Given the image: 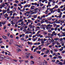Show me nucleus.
<instances>
[{"label":"nucleus","mask_w":65,"mask_h":65,"mask_svg":"<svg viewBox=\"0 0 65 65\" xmlns=\"http://www.w3.org/2000/svg\"><path fill=\"white\" fill-rule=\"evenodd\" d=\"M47 26L45 25L42 24L40 26L41 29H43V30H45V28Z\"/></svg>","instance_id":"f257e3e1"},{"label":"nucleus","mask_w":65,"mask_h":65,"mask_svg":"<svg viewBox=\"0 0 65 65\" xmlns=\"http://www.w3.org/2000/svg\"><path fill=\"white\" fill-rule=\"evenodd\" d=\"M31 55V54L30 53H28L26 54V56H25V58L28 59L29 58V57Z\"/></svg>","instance_id":"f03ea898"},{"label":"nucleus","mask_w":65,"mask_h":65,"mask_svg":"<svg viewBox=\"0 0 65 65\" xmlns=\"http://www.w3.org/2000/svg\"><path fill=\"white\" fill-rule=\"evenodd\" d=\"M55 8H58V6L57 5H55V7L51 9H52V10H53V9H55Z\"/></svg>","instance_id":"7ed1b4c3"},{"label":"nucleus","mask_w":65,"mask_h":65,"mask_svg":"<svg viewBox=\"0 0 65 65\" xmlns=\"http://www.w3.org/2000/svg\"><path fill=\"white\" fill-rule=\"evenodd\" d=\"M2 11L3 12V14H4L5 13H6V12H7V11L6 10H2Z\"/></svg>","instance_id":"20e7f679"},{"label":"nucleus","mask_w":65,"mask_h":65,"mask_svg":"<svg viewBox=\"0 0 65 65\" xmlns=\"http://www.w3.org/2000/svg\"><path fill=\"white\" fill-rule=\"evenodd\" d=\"M35 6H32L30 8V9H31V10H33L35 9V8L34 7H35Z\"/></svg>","instance_id":"39448f33"},{"label":"nucleus","mask_w":65,"mask_h":65,"mask_svg":"<svg viewBox=\"0 0 65 65\" xmlns=\"http://www.w3.org/2000/svg\"><path fill=\"white\" fill-rule=\"evenodd\" d=\"M47 26H48V27H49V26H50V27H49V29H50L51 28V27H53V25H51V24H49L47 25Z\"/></svg>","instance_id":"423d86ee"},{"label":"nucleus","mask_w":65,"mask_h":65,"mask_svg":"<svg viewBox=\"0 0 65 65\" xmlns=\"http://www.w3.org/2000/svg\"><path fill=\"white\" fill-rule=\"evenodd\" d=\"M8 16V15L7 14V13H6L5 14V15H4V17H5V18H7V17Z\"/></svg>","instance_id":"0eeeda50"},{"label":"nucleus","mask_w":65,"mask_h":65,"mask_svg":"<svg viewBox=\"0 0 65 65\" xmlns=\"http://www.w3.org/2000/svg\"><path fill=\"white\" fill-rule=\"evenodd\" d=\"M2 25H5L6 24V21H4L2 22Z\"/></svg>","instance_id":"6e6552de"},{"label":"nucleus","mask_w":65,"mask_h":65,"mask_svg":"<svg viewBox=\"0 0 65 65\" xmlns=\"http://www.w3.org/2000/svg\"><path fill=\"white\" fill-rule=\"evenodd\" d=\"M47 20L48 21H50L52 20V18H47Z\"/></svg>","instance_id":"1a4fd4ad"},{"label":"nucleus","mask_w":65,"mask_h":65,"mask_svg":"<svg viewBox=\"0 0 65 65\" xmlns=\"http://www.w3.org/2000/svg\"><path fill=\"white\" fill-rule=\"evenodd\" d=\"M24 60H19V62H20V63H22V62H23V61H24Z\"/></svg>","instance_id":"9d476101"},{"label":"nucleus","mask_w":65,"mask_h":65,"mask_svg":"<svg viewBox=\"0 0 65 65\" xmlns=\"http://www.w3.org/2000/svg\"><path fill=\"white\" fill-rule=\"evenodd\" d=\"M62 23V20H61L60 21H58L57 22V23H56V24H57V23H58V24H60V23Z\"/></svg>","instance_id":"9b49d317"},{"label":"nucleus","mask_w":65,"mask_h":65,"mask_svg":"<svg viewBox=\"0 0 65 65\" xmlns=\"http://www.w3.org/2000/svg\"><path fill=\"white\" fill-rule=\"evenodd\" d=\"M20 51H21V50H20V49H19L17 50V52L18 53H19V52H20Z\"/></svg>","instance_id":"f8f14e48"},{"label":"nucleus","mask_w":65,"mask_h":65,"mask_svg":"<svg viewBox=\"0 0 65 65\" xmlns=\"http://www.w3.org/2000/svg\"><path fill=\"white\" fill-rule=\"evenodd\" d=\"M60 64V65H63V63H62V62H60L58 63V64Z\"/></svg>","instance_id":"ddd939ff"},{"label":"nucleus","mask_w":65,"mask_h":65,"mask_svg":"<svg viewBox=\"0 0 65 65\" xmlns=\"http://www.w3.org/2000/svg\"><path fill=\"white\" fill-rule=\"evenodd\" d=\"M13 11H14V12L15 11H16V9H15V8H13Z\"/></svg>","instance_id":"4468645a"},{"label":"nucleus","mask_w":65,"mask_h":65,"mask_svg":"<svg viewBox=\"0 0 65 65\" xmlns=\"http://www.w3.org/2000/svg\"><path fill=\"white\" fill-rule=\"evenodd\" d=\"M38 9H37V8H36L34 10L35 11H37V12H38V11H37V10H38Z\"/></svg>","instance_id":"2eb2a0df"},{"label":"nucleus","mask_w":65,"mask_h":65,"mask_svg":"<svg viewBox=\"0 0 65 65\" xmlns=\"http://www.w3.org/2000/svg\"><path fill=\"white\" fill-rule=\"evenodd\" d=\"M30 62L31 64H34V61H31Z\"/></svg>","instance_id":"dca6fc26"},{"label":"nucleus","mask_w":65,"mask_h":65,"mask_svg":"<svg viewBox=\"0 0 65 65\" xmlns=\"http://www.w3.org/2000/svg\"><path fill=\"white\" fill-rule=\"evenodd\" d=\"M19 3V1L17 0H16L15 1V3H17V4H18V3Z\"/></svg>","instance_id":"f3484780"},{"label":"nucleus","mask_w":65,"mask_h":65,"mask_svg":"<svg viewBox=\"0 0 65 65\" xmlns=\"http://www.w3.org/2000/svg\"><path fill=\"white\" fill-rule=\"evenodd\" d=\"M58 39H58L57 38H56L54 39V40L57 41V40H58Z\"/></svg>","instance_id":"a211bd4d"},{"label":"nucleus","mask_w":65,"mask_h":65,"mask_svg":"<svg viewBox=\"0 0 65 65\" xmlns=\"http://www.w3.org/2000/svg\"><path fill=\"white\" fill-rule=\"evenodd\" d=\"M18 47H20V48H22V46L21 45H17Z\"/></svg>","instance_id":"6ab92c4d"},{"label":"nucleus","mask_w":65,"mask_h":65,"mask_svg":"<svg viewBox=\"0 0 65 65\" xmlns=\"http://www.w3.org/2000/svg\"><path fill=\"white\" fill-rule=\"evenodd\" d=\"M27 21H28V22L29 23H30V22H31V21H32L30 20H27Z\"/></svg>","instance_id":"aec40b11"},{"label":"nucleus","mask_w":65,"mask_h":65,"mask_svg":"<svg viewBox=\"0 0 65 65\" xmlns=\"http://www.w3.org/2000/svg\"><path fill=\"white\" fill-rule=\"evenodd\" d=\"M58 58H60V59H62V56L60 55L59 56H58Z\"/></svg>","instance_id":"412c9836"},{"label":"nucleus","mask_w":65,"mask_h":65,"mask_svg":"<svg viewBox=\"0 0 65 65\" xmlns=\"http://www.w3.org/2000/svg\"><path fill=\"white\" fill-rule=\"evenodd\" d=\"M35 12H37V11H35L34 12H32L31 13V14H33V13H35Z\"/></svg>","instance_id":"4be33fe9"},{"label":"nucleus","mask_w":65,"mask_h":65,"mask_svg":"<svg viewBox=\"0 0 65 65\" xmlns=\"http://www.w3.org/2000/svg\"><path fill=\"white\" fill-rule=\"evenodd\" d=\"M41 41V43H42V44H43V43H44V42L43 41Z\"/></svg>","instance_id":"5701e85b"},{"label":"nucleus","mask_w":65,"mask_h":65,"mask_svg":"<svg viewBox=\"0 0 65 65\" xmlns=\"http://www.w3.org/2000/svg\"><path fill=\"white\" fill-rule=\"evenodd\" d=\"M41 52V51H38L37 52V54H38H38H40V53Z\"/></svg>","instance_id":"b1692460"},{"label":"nucleus","mask_w":65,"mask_h":65,"mask_svg":"<svg viewBox=\"0 0 65 65\" xmlns=\"http://www.w3.org/2000/svg\"><path fill=\"white\" fill-rule=\"evenodd\" d=\"M5 6V4H4L2 5V6L3 7H4Z\"/></svg>","instance_id":"393cba45"},{"label":"nucleus","mask_w":65,"mask_h":65,"mask_svg":"<svg viewBox=\"0 0 65 65\" xmlns=\"http://www.w3.org/2000/svg\"><path fill=\"white\" fill-rule=\"evenodd\" d=\"M60 62V61L58 60H57V62H56V63H56V64H58V63H59Z\"/></svg>","instance_id":"a878e982"},{"label":"nucleus","mask_w":65,"mask_h":65,"mask_svg":"<svg viewBox=\"0 0 65 65\" xmlns=\"http://www.w3.org/2000/svg\"><path fill=\"white\" fill-rule=\"evenodd\" d=\"M26 13H27V14H29L30 13V11H29V12H28L27 11H26Z\"/></svg>","instance_id":"bb28decb"},{"label":"nucleus","mask_w":65,"mask_h":65,"mask_svg":"<svg viewBox=\"0 0 65 65\" xmlns=\"http://www.w3.org/2000/svg\"><path fill=\"white\" fill-rule=\"evenodd\" d=\"M65 52V50H64V51H62L61 52V53H62V54H64V53Z\"/></svg>","instance_id":"cd10ccee"},{"label":"nucleus","mask_w":65,"mask_h":65,"mask_svg":"<svg viewBox=\"0 0 65 65\" xmlns=\"http://www.w3.org/2000/svg\"><path fill=\"white\" fill-rule=\"evenodd\" d=\"M23 29H24L23 28V27H21V28H20V31H22V30H23Z\"/></svg>","instance_id":"c85d7f7f"},{"label":"nucleus","mask_w":65,"mask_h":65,"mask_svg":"<svg viewBox=\"0 0 65 65\" xmlns=\"http://www.w3.org/2000/svg\"><path fill=\"white\" fill-rule=\"evenodd\" d=\"M49 53V50H48L46 52V54H48Z\"/></svg>","instance_id":"c756f323"},{"label":"nucleus","mask_w":65,"mask_h":65,"mask_svg":"<svg viewBox=\"0 0 65 65\" xmlns=\"http://www.w3.org/2000/svg\"><path fill=\"white\" fill-rule=\"evenodd\" d=\"M62 17V15H60L58 16V18H61Z\"/></svg>","instance_id":"7c9ffc66"},{"label":"nucleus","mask_w":65,"mask_h":65,"mask_svg":"<svg viewBox=\"0 0 65 65\" xmlns=\"http://www.w3.org/2000/svg\"><path fill=\"white\" fill-rule=\"evenodd\" d=\"M4 47H5V46H2L1 47V48H4Z\"/></svg>","instance_id":"2f4dec72"},{"label":"nucleus","mask_w":65,"mask_h":65,"mask_svg":"<svg viewBox=\"0 0 65 65\" xmlns=\"http://www.w3.org/2000/svg\"><path fill=\"white\" fill-rule=\"evenodd\" d=\"M20 39H21V40L23 41V40H25V38H21Z\"/></svg>","instance_id":"473e14b6"},{"label":"nucleus","mask_w":65,"mask_h":65,"mask_svg":"<svg viewBox=\"0 0 65 65\" xmlns=\"http://www.w3.org/2000/svg\"><path fill=\"white\" fill-rule=\"evenodd\" d=\"M46 61L45 62H44V63L45 65H46L47 64V62L46 61Z\"/></svg>","instance_id":"72a5a7b5"},{"label":"nucleus","mask_w":65,"mask_h":65,"mask_svg":"<svg viewBox=\"0 0 65 65\" xmlns=\"http://www.w3.org/2000/svg\"><path fill=\"white\" fill-rule=\"evenodd\" d=\"M37 26H41V24L40 23H38L37 25Z\"/></svg>","instance_id":"f704fd0d"},{"label":"nucleus","mask_w":65,"mask_h":65,"mask_svg":"<svg viewBox=\"0 0 65 65\" xmlns=\"http://www.w3.org/2000/svg\"><path fill=\"white\" fill-rule=\"evenodd\" d=\"M23 20V19H20V20H19V21H20L21 22H22Z\"/></svg>","instance_id":"c9c22d12"},{"label":"nucleus","mask_w":65,"mask_h":65,"mask_svg":"<svg viewBox=\"0 0 65 65\" xmlns=\"http://www.w3.org/2000/svg\"><path fill=\"white\" fill-rule=\"evenodd\" d=\"M52 62H55V60L53 59L52 60Z\"/></svg>","instance_id":"e433bc0d"},{"label":"nucleus","mask_w":65,"mask_h":65,"mask_svg":"<svg viewBox=\"0 0 65 65\" xmlns=\"http://www.w3.org/2000/svg\"><path fill=\"white\" fill-rule=\"evenodd\" d=\"M7 11H10V10L9 9V8H7V10H6Z\"/></svg>","instance_id":"4c0bfd02"},{"label":"nucleus","mask_w":65,"mask_h":65,"mask_svg":"<svg viewBox=\"0 0 65 65\" xmlns=\"http://www.w3.org/2000/svg\"><path fill=\"white\" fill-rule=\"evenodd\" d=\"M32 40L33 41H36V40L34 38L32 39Z\"/></svg>","instance_id":"58836bf2"},{"label":"nucleus","mask_w":65,"mask_h":65,"mask_svg":"<svg viewBox=\"0 0 65 65\" xmlns=\"http://www.w3.org/2000/svg\"><path fill=\"white\" fill-rule=\"evenodd\" d=\"M44 5L42 4H40V6H43Z\"/></svg>","instance_id":"ea45409f"},{"label":"nucleus","mask_w":65,"mask_h":65,"mask_svg":"<svg viewBox=\"0 0 65 65\" xmlns=\"http://www.w3.org/2000/svg\"><path fill=\"white\" fill-rule=\"evenodd\" d=\"M51 31H53V30H55V29L54 28H51Z\"/></svg>","instance_id":"a19ab883"},{"label":"nucleus","mask_w":65,"mask_h":65,"mask_svg":"<svg viewBox=\"0 0 65 65\" xmlns=\"http://www.w3.org/2000/svg\"><path fill=\"white\" fill-rule=\"evenodd\" d=\"M48 32H50V33H51V32H52V31H51V30L50 29H49L48 30Z\"/></svg>","instance_id":"79ce46f5"},{"label":"nucleus","mask_w":65,"mask_h":65,"mask_svg":"<svg viewBox=\"0 0 65 65\" xmlns=\"http://www.w3.org/2000/svg\"><path fill=\"white\" fill-rule=\"evenodd\" d=\"M18 6H22L21 4H18Z\"/></svg>","instance_id":"37998d69"},{"label":"nucleus","mask_w":65,"mask_h":65,"mask_svg":"<svg viewBox=\"0 0 65 65\" xmlns=\"http://www.w3.org/2000/svg\"><path fill=\"white\" fill-rule=\"evenodd\" d=\"M30 58L31 59H33V56L31 55L30 56Z\"/></svg>","instance_id":"c03bdc74"},{"label":"nucleus","mask_w":65,"mask_h":65,"mask_svg":"<svg viewBox=\"0 0 65 65\" xmlns=\"http://www.w3.org/2000/svg\"><path fill=\"white\" fill-rule=\"evenodd\" d=\"M7 26H9V27H10L11 26V24H8Z\"/></svg>","instance_id":"a18cd8bd"},{"label":"nucleus","mask_w":65,"mask_h":65,"mask_svg":"<svg viewBox=\"0 0 65 65\" xmlns=\"http://www.w3.org/2000/svg\"><path fill=\"white\" fill-rule=\"evenodd\" d=\"M48 29H50V27H48V26H47L46 27V29H47V30H48Z\"/></svg>","instance_id":"49530a36"},{"label":"nucleus","mask_w":65,"mask_h":65,"mask_svg":"<svg viewBox=\"0 0 65 65\" xmlns=\"http://www.w3.org/2000/svg\"><path fill=\"white\" fill-rule=\"evenodd\" d=\"M60 41H62V40H63V38H61L60 39Z\"/></svg>","instance_id":"de8ad7c7"},{"label":"nucleus","mask_w":65,"mask_h":65,"mask_svg":"<svg viewBox=\"0 0 65 65\" xmlns=\"http://www.w3.org/2000/svg\"><path fill=\"white\" fill-rule=\"evenodd\" d=\"M10 17H11V18H12V19H14V18H15V17L14 16L11 17L10 16Z\"/></svg>","instance_id":"09e8293b"},{"label":"nucleus","mask_w":65,"mask_h":65,"mask_svg":"<svg viewBox=\"0 0 65 65\" xmlns=\"http://www.w3.org/2000/svg\"><path fill=\"white\" fill-rule=\"evenodd\" d=\"M7 35H8V36H9V35H10V33L9 32H8L7 34Z\"/></svg>","instance_id":"8fccbe9b"},{"label":"nucleus","mask_w":65,"mask_h":65,"mask_svg":"<svg viewBox=\"0 0 65 65\" xmlns=\"http://www.w3.org/2000/svg\"><path fill=\"white\" fill-rule=\"evenodd\" d=\"M40 30L39 31L37 32V34H39V33H40Z\"/></svg>","instance_id":"3c124183"},{"label":"nucleus","mask_w":65,"mask_h":65,"mask_svg":"<svg viewBox=\"0 0 65 65\" xmlns=\"http://www.w3.org/2000/svg\"><path fill=\"white\" fill-rule=\"evenodd\" d=\"M27 6L28 7H30L31 6V5H27Z\"/></svg>","instance_id":"603ef678"},{"label":"nucleus","mask_w":65,"mask_h":65,"mask_svg":"<svg viewBox=\"0 0 65 65\" xmlns=\"http://www.w3.org/2000/svg\"><path fill=\"white\" fill-rule=\"evenodd\" d=\"M36 16L35 15L34 17V19H36V18H37V15H36Z\"/></svg>","instance_id":"864d4df0"},{"label":"nucleus","mask_w":65,"mask_h":65,"mask_svg":"<svg viewBox=\"0 0 65 65\" xmlns=\"http://www.w3.org/2000/svg\"><path fill=\"white\" fill-rule=\"evenodd\" d=\"M57 27H56L55 28L54 30H55V31H57Z\"/></svg>","instance_id":"5fc2aeb1"},{"label":"nucleus","mask_w":65,"mask_h":65,"mask_svg":"<svg viewBox=\"0 0 65 65\" xmlns=\"http://www.w3.org/2000/svg\"><path fill=\"white\" fill-rule=\"evenodd\" d=\"M34 11V10H30V11H29V12H30V13H31V12H33V11Z\"/></svg>","instance_id":"6e6d98bb"},{"label":"nucleus","mask_w":65,"mask_h":65,"mask_svg":"<svg viewBox=\"0 0 65 65\" xmlns=\"http://www.w3.org/2000/svg\"><path fill=\"white\" fill-rule=\"evenodd\" d=\"M26 34H29V31H26Z\"/></svg>","instance_id":"4d7b16f0"},{"label":"nucleus","mask_w":65,"mask_h":65,"mask_svg":"<svg viewBox=\"0 0 65 65\" xmlns=\"http://www.w3.org/2000/svg\"><path fill=\"white\" fill-rule=\"evenodd\" d=\"M49 44H49V43H47V44H45V45H46V46H47L48 45H49Z\"/></svg>","instance_id":"13d9d810"},{"label":"nucleus","mask_w":65,"mask_h":65,"mask_svg":"<svg viewBox=\"0 0 65 65\" xmlns=\"http://www.w3.org/2000/svg\"><path fill=\"white\" fill-rule=\"evenodd\" d=\"M22 37H24V36L25 35L24 34H22Z\"/></svg>","instance_id":"bf43d9fd"},{"label":"nucleus","mask_w":65,"mask_h":65,"mask_svg":"<svg viewBox=\"0 0 65 65\" xmlns=\"http://www.w3.org/2000/svg\"><path fill=\"white\" fill-rule=\"evenodd\" d=\"M50 52L52 54H53V51L52 50H51Z\"/></svg>","instance_id":"052dcab7"},{"label":"nucleus","mask_w":65,"mask_h":65,"mask_svg":"<svg viewBox=\"0 0 65 65\" xmlns=\"http://www.w3.org/2000/svg\"><path fill=\"white\" fill-rule=\"evenodd\" d=\"M55 11L53 10L52 11H51V13H53H53H54V12H55Z\"/></svg>","instance_id":"680f3d73"},{"label":"nucleus","mask_w":65,"mask_h":65,"mask_svg":"<svg viewBox=\"0 0 65 65\" xmlns=\"http://www.w3.org/2000/svg\"><path fill=\"white\" fill-rule=\"evenodd\" d=\"M53 25L54 26V27H55V26H56L57 25V24H56L54 23V24H53Z\"/></svg>","instance_id":"e2e57ef3"},{"label":"nucleus","mask_w":65,"mask_h":65,"mask_svg":"<svg viewBox=\"0 0 65 65\" xmlns=\"http://www.w3.org/2000/svg\"><path fill=\"white\" fill-rule=\"evenodd\" d=\"M51 37H52V36H54V34L52 33V34L51 35Z\"/></svg>","instance_id":"0e129e2a"},{"label":"nucleus","mask_w":65,"mask_h":65,"mask_svg":"<svg viewBox=\"0 0 65 65\" xmlns=\"http://www.w3.org/2000/svg\"><path fill=\"white\" fill-rule=\"evenodd\" d=\"M16 39H19V37H16Z\"/></svg>","instance_id":"69168bd1"},{"label":"nucleus","mask_w":65,"mask_h":65,"mask_svg":"<svg viewBox=\"0 0 65 65\" xmlns=\"http://www.w3.org/2000/svg\"><path fill=\"white\" fill-rule=\"evenodd\" d=\"M63 6L62 5L61 6H60V8H63Z\"/></svg>","instance_id":"338daca9"},{"label":"nucleus","mask_w":65,"mask_h":65,"mask_svg":"<svg viewBox=\"0 0 65 65\" xmlns=\"http://www.w3.org/2000/svg\"><path fill=\"white\" fill-rule=\"evenodd\" d=\"M47 55H44L43 56L44 57H47Z\"/></svg>","instance_id":"774afa93"}]
</instances>
